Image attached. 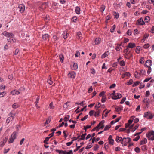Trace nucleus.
<instances>
[{"label": "nucleus", "instance_id": "1", "mask_svg": "<svg viewBox=\"0 0 154 154\" xmlns=\"http://www.w3.org/2000/svg\"><path fill=\"white\" fill-rule=\"evenodd\" d=\"M17 132L16 131L13 132V134L10 137L8 141L9 144L12 143L13 142L14 140L16 138L17 134Z\"/></svg>", "mask_w": 154, "mask_h": 154}, {"label": "nucleus", "instance_id": "50", "mask_svg": "<svg viewBox=\"0 0 154 154\" xmlns=\"http://www.w3.org/2000/svg\"><path fill=\"white\" fill-rule=\"evenodd\" d=\"M139 82L138 81L135 82L133 85V87H134L138 85H139Z\"/></svg>", "mask_w": 154, "mask_h": 154}, {"label": "nucleus", "instance_id": "19", "mask_svg": "<svg viewBox=\"0 0 154 154\" xmlns=\"http://www.w3.org/2000/svg\"><path fill=\"white\" fill-rule=\"evenodd\" d=\"M7 139L5 138V139L3 140V141H2L0 143V146L2 147L6 143Z\"/></svg>", "mask_w": 154, "mask_h": 154}, {"label": "nucleus", "instance_id": "8", "mask_svg": "<svg viewBox=\"0 0 154 154\" xmlns=\"http://www.w3.org/2000/svg\"><path fill=\"white\" fill-rule=\"evenodd\" d=\"M122 97V96L121 94L119 93H117L116 95H112V98L114 100H116Z\"/></svg>", "mask_w": 154, "mask_h": 154}, {"label": "nucleus", "instance_id": "48", "mask_svg": "<svg viewBox=\"0 0 154 154\" xmlns=\"http://www.w3.org/2000/svg\"><path fill=\"white\" fill-rule=\"evenodd\" d=\"M77 143H76V146L77 147L74 150V152H76L77 151H78L80 148L81 147V146H77Z\"/></svg>", "mask_w": 154, "mask_h": 154}, {"label": "nucleus", "instance_id": "57", "mask_svg": "<svg viewBox=\"0 0 154 154\" xmlns=\"http://www.w3.org/2000/svg\"><path fill=\"white\" fill-rule=\"evenodd\" d=\"M49 107L51 109H54V106H53V102H51L50 104H49Z\"/></svg>", "mask_w": 154, "mask_h": 154}, {"label": "nucleus", "instance_id": "52", "mask_svg": "<svg viewBox=\"0 0 154 154\" xmlns=\"http://www.w3.org/2000/svg\"><path fill=\"white\" fill-rule=\"evenodd\" d=\"M140 137L139 135L137 136L135 138L133 139L134 141H137L140 139Z\"/></svg>", "mask_w": 154, "mask_h": 154}, {"label": "nucleus", "instance_id": "30", "mask_svg": "<svg viewBox=\"0 0 154 154\" xmlns=\"http://www.w3.org/2000/svg\"><path fill=\"white\" fill-rule=\"evenodd\" d=\"M150 18L149 16H146L145 18V21L146 23H148L150 20Z\"/></svg>", "mask_w": 154, "mask_h": 154}, {"label": "nucleus", "instance_id": "54", "mask_svg": "<svg viewBox=\"0 0 154 154\" xmlns=\"http://www.w3.org/2000/svg\"><path fill=\"white\" fill-rule=\"evenodd\" d=\"M126 99V98L125 97H123L122 99L121 102H120V104H122L123 103H124V102L125 101Z\"/></svg>", "mask_w": 154, "mask_h": 154}, {"label": "nucleus", "instance_id": "58", "mask_svg": "<svg viewBox=\"0 0 154 154\" xmlns=\"http://www.w3.org/2000/svg\"><path fill=\"white\" fill-rule=\"evenodd\" d=\"M150 94V92L149 91H146V95L145 96L146 97L149 96Z\"/></svg>", "mask_w": 154, "mask_h": 154}, {"label": "nucleus", "instance_id": "20", "mask_svg": "<svg viewBox=\"0 0 154 154\" xmlns=\"http://www.w3.org/2000/svg\"><path fill=\"white\" fill-rule=\"evenodd\" d=\"M122 45V43L120 44H118L117 45L116 47V50L117 51H119L122 49V48L121 47Z\"/></svg>", "mask_w": 154, "mask_h": 154}, {"label": "nucleus", "instance_id": "28", "mask_svg": "<svg viewBox=\"0 0 154 154\" xmlns=\"http://www.w3.org/2000/svg\"><path fill=\"white\" fill-rule=\"evenodd\" d=\"M77 68H78V65H77V63H74L73 65L72 69H73L75 70V69H76Z\"/></svg>", "mask_w": 154, "mask_h": 154}, {"label": "nucleus", "instance_id": "41", "mask_svg": "<svg viewBox=\"0 0 154 154\" xmlns=\"http://www.w3.org/2000/svg\"><path fill=\"white\" fill-rule=\"evenodd\" d=\"M129 48L127 46V48L126 49H125L124 51V53H130L131 51L129 50Z\"/></svg>", "mask_w": 154, "mask_h": 154}, {"label": "nucleus", "instance_id": "31", "mask_svg": "<svg viewBox=\"0 0 154 154\" xmlns=\"http://www.w3.org/2000/svg\"><path fill=\"white\" fill-rule=\"evenodd\" d=\"M9 115L10 116L9 117H11V119L12 120L14 118L15 114L11 112L9 114Z\"/></svg>", "mask_w": 154, "mask_h": 154}, {"label": "nucleus", "instance_id": "39", "mask_svg": "<svg viewBox=\"0 0 154 154\" xmlns=\"http://www.w3.org/2000/svg\"><path fill=\"white\" fill-rule=\"evenodd\" d=\"M116 25H113V26H112V28L110 29V32L112 33L114 32V30L116 29Z\"/></svg>", "mask_w": 154, "mask_h": 154}, {"label": "nucleus", "instance_id": "55", "mask_svg": "<svg viewBox=\"0 0 154 154\" xmlns=\"http://www.w3.org/2000/svg\"><path fill=\"white\" fill-rule=\"evenodd\" d=\"M5 94V92H2L0 93V97H3Z\"/></svg>", "mask_w": 154, "mask_h": 154}, {"label": "nucleus", "instance_id": "63", "mask_svg": "<svg viewBox=\"0 0 154 154\" xmlns=\"http://www.w3.org/2000/svg\"><path fill=\"white\" fill-rule=\"evenodd\" d=\"M94 110H91L89 112V114L90 116H92L93 115V114H94Z\"/></svg>", "mask_w": 154, "mask_h": 154}, {"label": "nucleus", "instance_id": "38", "mask_svg": "<svg viewBox=\"0 0 154 154\" xmlns=\"http://www.w3.org/2000/svg\"><path fill=\"white\" fill-rule=\"evenodd\" d=\"M67 34H68V33L67 32H66V33L65 32L63 33L62 34L63 38L64 39H66L67 38Z\"/></svg>", "mask_w": 154, "mask_h": 154}, {"label": "nucleus", "instance_id": "5", "mask_svg": "<svg viewBox=\"0 0 154 154\" xmlns=\"http://www.w3.org/2000/svg\"><path fill=\"white\" fill-rule=\"evenodd\" d=\"M131 139L130 138H124L122 139L121 144L123 146H126L128 143L130 142Z\"/></svg>", "mask_w": 154, "mask_h": 154}, {"label": "nucleus", "instance_id": "15", "mask_svg": "<svg viewBox=\"0 0 154 154\" xmlns=\"http://www.w3.org/2000/svg\"><path fill=\"white\" fill-rule=\"evenodd\" d=\"M130 73L128 72H126L122 75V78H124L126 76L130 77Z\"/></svg>", "mask_w": 154, "mask_h": 154}, {"label": "nucleus", "instance_id": "34", "mask_svg": "<svg viewBox=\"0 0 154 154\" xmlns=\"http://www.w3.org/2000/svg\"><path fill=\"white\" fill-rule=\"evenodd\" d=\"M69 123H73V124H71L70 125H75V124L77 123V122L75 121L72 120L71 119L69 120L68 122Z\"/></svg>", "mask_w": 154, "mask_h": 154}, {"label": "nucleus", "instance_id": "22", "mask_svg": "<svg viewBox=\"0 0 154 154\" xmlns=\"http://www.w3.org/2000/svg\"><path fill=\"white\" fill-rule=\"evenodd\" d=\"M123 109V107L121 106H120L117 108H116L115 109V111L116 112H119L121 110H122Z\"/></svg>", "mask_w": 154, "mask_h": 154}, {"label": "nucleus", "instance_id": "23", "mask_svg": "<svg viewBox=\"0 0 154 154\" xmlns=\"http://www.w3.org/2000/svg\"><path fill=\"white\" fill-rule=\"evenodd\" d=\"M105 8V6L103 5H102L100 8V11L103 13L104 11Z\"/></svg>", "mask_w": 154, "mask_h": 154}, {"label": "nucleus", "instance_id": "46", "mask_svg": "<svg viewBox=\"0 0 154 154\" xmlns=\"http://www.w3.org/2000/svg\"><path fill=\"white\" fill-rule=\"evenodd\" d=\"M77 19V17L76 16L73 17L72 19V20L74 22H75Z\"/></svg>", "mask_w": 154, "mask_h": 154}, {"label": "nucleus", "instance_id": "25", "mask_svg": "<svg viewBox=\"0 0 154 154\" xmlns=\"http://www.w3.org/2000/svg\"><path fill=\"white\" fill-rule=\"evenodd\" d=\"M39 100V97L38 96L36 99V101L35 103L36 106L37 108H39V107L38 105V103Z\"/></svg>", "mask_w": 154, "mask_h": 154}, {"label": "nucleus", "instance_id": "42", "mask_svg": "<svg viewBox=\"0 0 154 154\" xmlns=\"http://www.w3.org/2000/svg\"><path fill=\"white\" fill-rule=\"evenodd\" d=\"M150 46V45L149 44H146L143 46V48L144 49H147Z\"/></svg>", "mask_w": 154, "mask_h": 154}, {"label": "nucleus", "instance_id": "21", "mask_svg": "<svg viewBox=\"0 0 154 154\" xmlns=\"http://www.w3.org/2000/svg\"><path fill=\"white\" fill-rule=\"evenodd\" d=\"M80 8L78 6H76L75 7V12L78 14H80Z\"/></svg>", "mask_w": 154, "mask_h": 154}, {"label": "nucleus", "instance_id": "3", "mask_svg": "<svg viewBox=\"0 0 154 154\" xmlns=\"http://www.w3.org/2000/svg\"><path fill=\"white\" fill-rule=\"evenodd\" d=\"M146 136L149 140L152 141L154 140V131L152 130L148 132L146 134Z\"/></svg>", "mask_w": 154, "mask_h": 154}, {"label": "nucleus", "instance_id": "4", "mask_svg": "<svg viewBox=\"0 0 154 154\" xmlns=\"http://www.w3.org/2000/svg\"><path fill=\"white\" fill-rule=\"evenodd\" d=\"M154 116V114L150 111H148L144 114L143 117L147 119H152Z\"/></svg>", "mask_w": 154, "mask_h": 154}, {"label": "nucleus", "instance_id": "61", "mask_svg": "<svg viewBox=\"0 0 154 154\" xmlns=\"http://www.w3.org/2000/svg\"><path fill=\"white\" fill-rule=\"evenodd\" d=\"M53 38L55 41H56L58 39V38H57L56 35H54L53 37Z\"/></svg>", "mask_w": 154, "mask_h": 154}, {"label": "nucleus", "instance_id": "64", "mask_svg": "<svg viewBox=\"0 0 154 154\" xmlns=\"http://www.w3.org/2000/svg\"><path fill=\"white\" fill-rule=\"evenodd\" d=\"M150 32L152 33H154V26L152 27Z\"/></svg>", "mask_w": 154, "mask_h": 154}, {"label": "nucleus", "instance_id": "29", "mask_svg": "<svg viewBox=\"0 0 154 154\" xmlns=\"http://www.w3.org/2000/svg\"><path fill=\"white\" fill-rule=\"evenodd\" d=\"M109 54V53L108 52H105L101 56L102 58H105L106 57L108 56V55Z\"/></svg>", "mask_w": 154, "mask_h": 154}, {"label": "nucleus", "instance_id": "24", "mask_svg": "<svg viewBox=\"0 0 154 154\" xmlns=\"http://www.w3.org/2000/svg\"><path fill=\"white\" fill-rule=\"evenodd\" d=\"M122 138L121 137H120L119 136H118L116 137V141L117 142H119L120 141H122Z\"/></svg>", "mask_w": 154, "mask_h": 154}, {"label": "nucleus", "instance_id": "36", "mask_svg": "<svg viewBox=\"0 0 154 154\" xmlns=\"http://www.w3.org/2000/svg\"><path fill=\"white\" fill-rule=\"evenodd\" d=\"M19 106L17 103H14L12 106L13 108L14 109H16L19 107Z\"/></svg>", "mask_w": 154, "mask_h": 154}, {"label": "nucleus", "instance_id": "18", "mask_svg": "<svg viewBox=\"0 0 154 154\" xmlns=\"http://www.w3.org/2000/svg\"><path fill=\"white\" fill-rule=\"evenodd\" d=\"M129 48H132L136 46L135 44L134 43H129L127 46Z\"/></svg>", "mask_w": 154, "mask_h": 154}, {"label": "nucleus", "instance_id": "26", "mask_svg": "<svg viewBox=\"0 0 154 154\" xmlns=\"http://www.w3.org/2000/svg\"><path fill=\"white\" fill-rule=\"evenodd\" d=\"M113 14L115 16V18L117 19L119 17V14L115 11L113 12Z\"/></svg>", "mask_w": 154, "mask_h": 154}, {"label": "nucleus", "instance_id": "32", "mask_svg": "<svg viewBox=\"0 0 154 154\" xmlns=\"http://www.w3.org/2000/svg\"><path fill=\"white\" fill-rule=\"evenodd\" d=\"M85 138V137L84 136V134H82L81 136V138H79V139L78 140V141H80L81 140H84Z\"/></svg>", "mask_w": 154, "mask_h": 154}, {"label": "nucleus", "instance_id": "12", "mask_svg": "<svg viewBox=\"0 0 154 154\" xmlns=\"http://www.w3.org/2000/svg\"><path fill=\"white\" fill-rule=\"evenodd\" d=\"M152 65V62L150 60H147L145 64V66L146 67H149Z\"/></svg>", "mask_w": 154, "mask_h": 154}, {"label": "nucleus", "instance_id": "45", "mask_svg": "<svg viewBox=\"0 0 154 154\" xmlns=\"http://www.w3.org/2000/svg\"><path fill=\"white\" fill-rule=\"evenodd\" d=\"M135 118V117L134 116H132L131 117V119H130L128 121V122L129 123V124H131L133 122V120L134 118Z\"/></svg>", "mask_w": 154, "mask_h": 154}, {"label": "nucleus", "instance_id": "40", "mask_svg": "<svg viewBox=\"0 0 154 154\" xmlns=\"http://www.w3.org/2000/svg\"><path fill=\"white\" fill-rule=\"evenodd\" d=\"M70 103V102H67L66 103H65L63 105V107L64 108H67L69 106L68 103Z\"/></svg>", "mask_w": 154, "mask_h": 154}, {"label": "nucleus", "instance_id": "27", "mask_svg": "<svg viewBox=\"0 0 154 154\" xmlns=\"http://www.w3.org/2000/svg\"><path fill=\"white\" fill-rule=\"evenodd\" d=\"M47 82L50 85H52L53 83V81L51 80V78L50 76H49V79L47 80Z\"/></svg>", "mask_w": 154, "mask_h": 154}, {"label": "nucleus", "instance_id": "37", "mask_svg": "<svg viewBox=\"0 0 154 154\" xmlns=\"http://www.w3.org/2000/svg\"><path fill=\"white\" fill-rule=\"evenodd\" d=\"M11 117H8L6 120V123L7 124H8L11 121H12Z\"/></svg>", "mask_w": 154, "mask_h": 154}, {"label": "nucleus", "instance_id": "33", "mask_svg": "<svg viewBox=\"0 0 154 154\" xmlns=\"http://www.w3.org/2000/svg\"><path fill=\"white\" fill-rule=\"evenodd\" d=\"M70 116L69 115H66L64 118V122H67Z\"/></svg>", "mask_w": 154, "mask_h": 154}, {"label": "nucleus", "instance_id": "59", "mask_svg": "<svg viewBox=\"0 0 154 154\" xmlns=\"http://www.w3.org/2000/svg\"><path fill=\"white\" fill-rule=\"evenodd\" d=\"M63 58L64 57L63 55H61L60 56V59L61 62H62L63 61Z\"/></svg>", "mask_w": 154, "mask_h": 154}, {"label": "nucleus", "instance_id": "2", "mask_svg": "<svg viewBox=\"0 0 154 154\" xmlns=\"http://www.w3.org/2000/svg\"><path fill=\"white\" fill-rule=\"evenodd\" d=\"M3 35L7 37L8 38H10L9 39H7L8 41V43H10V42L11 41L13 40V39H12V38L14 36L13 34L12 33H9L6 31L4 32L3 33Z\"/></svg>", "mask_w": 154, "mask_h": 154}, {"label": "nucleus", "instance_id": "51", "mask_svg": "<svg viewBox=\"0 0 154 154\" xmlns=\"http://www.w3.org/2000/svg\"><path fill=\"white\" fill-rule=\"evenodd\" d=\"M140 46H138L137 47L135 51L137 54H139V51L140 50Z\"/></svg>", "mask_w": 154, "mask_h": 154}, {"label": "nucleus", "instance_id": "56", "mask_svg": "<svg viewBox=\"0 0 154 154\" xmlns=\"http://www.w3.org/2000/svg\"><path fill=\"white\" fill-rule=\"evenodd\" d=\"M10 150V149L8 148V149H5L4 151V154L7 153Z\"/></svg>", "mask_w": 154, "mask_h": 154}, {"label": "nucleus", "instance_id": "44", "mask_svg": "<svg viewBox=\"0 0 154 154\" xmlns=\"http://www.w3.org/2000/svg\"><path fill=\"white\" fill-rule=\"evenodd\" d=\"M106 97L105 96H103L102 99H101V101L102 103H104L106 100Z\"/></svg>", "mask_w": 154, "mask_h": 154}, {"label": "nucleus", "instance_id": "16", "mask_svg": "<svg viewBox=\"0 0 154 154\" xmlns=\"http://www.w3.org/2000/svg\"><path fill=\"white\" fill-rule=\"evenodd\" d=\"M147 142V140L146 138H144L142 140L140 143V145H142L146 144Z\"/></svg>", "mask_w": 154, "mask_h": 154}, {"label": "nucleus", "instance_id": "53", "mask_svg": "<svg viewBox=\"0 0 154 154\" xmlns=\"http://www.w3.org/2000/svg\"><path fill=\"white\" fill-rule=\"evenodd\" d=\"M80 55V52L79 51H76V53L75 54V57H77L79 56Z\"/></svg>", "mask_w": 154, "mask_h": 154}, {"label": "nucleus", "instance_id": "43", "mask_svg": "<svg viewBox=\"0 0 154 154\" xmlns=\"http://www.w3.org/2000/svg\"><path fill=\"white\" fill-rule=\"evenodd\" d=\"M134 150L137 153H139L140 152V149L139 147H136L135 148Z\"/></svg>", "mask_w": 154, "mask_h": 154}, {"label": "nucleus", "instance_id": "9", "mask_svg": "<svg viewBox=\"0 0 154 154\" xmlns=\"http://www.w3.org/2000/svg\"><path fill=\"white\" fill-rule=\"evenodd\" d=\"M137 25H142L145 24V22L143 21V18L141 17L139 19L137 22Z\"/></svg>", "mask_w": 154, "mask_h": 154}, {"label": "nucleus", "instance_id": "49", "mask_svg": "<svg viewBox=\"0 0 154 154\" xmlns=\"http://www.w3.org/2000/svg\"><path fill=\"white\" fill-rule=\"evenodd\" d=\"M119 64L121 66H124L125 65V62L124 60H122L120 62Z\"/></svg>", "mask_w": 154, "mask_h": 154}, {"label": "nucleus", "instance_id": "7", "mask_svg": "<svg viewBox=\"0 0 154 154\" xmlns=\"http://www.w3.org/2000/svg\"><path fill=\"white\" fill-rule=\"evenodd\" d=\"M75 75L76 73L74 71L70 72L68 75V77L71 78H74Z\"/></svg>", "mask_w": 154, "mask_h": 154}, {"label": "nucleus", "instance_id": "6", "mask_svg": "<svg viewBox=\"0 0 154 154\" xmlns=\"http://www.w3.org/2000/svg\"><path fill=\"white\" fill-rule=\"evenodd\" d=\"M25 6L23 4H20L18 8L17 9L19 10V11L22 13L24 12L25 10Z\"/></svg>", "mask_w": 154, "mask_h": 154}, {"label": "nucleus", "instance_id": "60", "mask_svg": "<svg viewBox=\"0 0 154 154\" xmlns=\"http://www.w3.org/2000/svg\"><path fill=\"white\" fill-rule=\"evenodd\" d=\"M149 67V68H148V70L147 71V73L148 74H149L151 72L152 70H151V68L150 67Z\"/></svg>", "mask_w": 154, "mask_h": 154}, {"label": "nucleus", "instance_id": "10", "mask_svg": "<svg viewBox=\"0 0 154 154\" xmlns=\"http://www.w3.org/2000/svg\"><path fill=\"white\" fill-rule=\"evenodd\" d=\"M126 128H128L129 129L128 130V133H129L130 132V131L134 132V131L137 129V128H136L135 129L132 128L133 126H125Z\"/></svg>", "mask_w": 154, "mask_h": 154}, {"label": "nucleus", "instance_id": "14", "mask_svg": "<svg viewBox=\"0 0 154 154\" xmlns=\"http://www.w3.org/2000/svg\"><path fill=\"white\" fill-rule=\"evenodd\" d=\"M11 94L13 95H17L20 94V92L16 90H14L11 92Z\"/></svg>", "mask_w": 154, "mask_h": 154}, {"label": "nucleus", "instance_id": "17", "mask_svg": "<svg viewBox=\"0 0 154 154\" xmlns=\"http://www.w3.org/2000/svg\"><path fill=\"white\" fill-rule=\"evenodd\" d=\"M49 37V35L48 34H45L42 35V39L44 40H47Z\"/></svg>", "mask_w": 154, "mask_h": 154}, {"label": "nucleus", "instance_id": "35", "mask_svg": "<svg viewBox=\"0 0 154 154\" xmlns=\"http://www.w3.org/2000/svg\"><path fill=\"white\" fill-rule=\"evenodd\" d=\"M140 73L141 74V76L144 75H145L146 73V71L145 70L143 69H141L140 71Z\"/></svg>", "mask_w": 154, "mask_h": 154}, {"label": "nucleus", "instance_id": "11", "mask_svg": "<svg viewBox=\"0 0 154 154\" xmlns=\"http://www.w3.org/2000/svg\"><path fill=\"white\" fill-rule=\"evenodd\" d=\"M109 140V143L111 145H113L114 143V140L112 138V136L111 135H110L108 139Z\"/></svg>", "mask_w": 154, "mask_h": 154}, {"label": "nucleus", "instance_id": "62", "mask_svg": "<svg viewBox=\"0 0 154 154\" xmlns=\"http://www.w3.org/2000/svg\"><path fill=\"white\" fill-rule=\"evenodd\" d=\"M127 34L129 35H131V30H128L127 32Z\"/></svg>", "mask_w": 154, "mask_h": 154}, {"label": "nucleus", "instance_id": "47", "mask_svg": "<svg viewBox=\"0 0 154 154\" xmlns=\"http://www.w3.org/2000/svg\"><path fill=\"white\" fill-rule=\"evenodd\" d=\"M142 150L143 151H145L147 150V147L146 145H143L142 146Z\"/></svg>", "mask_w": 154, "mask_h": 154}, {"label": "nucleus", "instance_id": "13", "mask_svg": "<svg viewBox=\"0 0 154 154\" xmlns=\"http://www.w3.org/2000/svg\"><path fill=\"white\" fill-rule=\"evenodd\" d=\"M134 75L136 78L139 79L141 77V74L137 71H135L134 73Z\"/></svg>", "mask_w": 154, "mask_h": 154}]
</instances>
